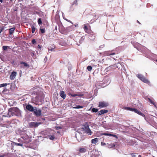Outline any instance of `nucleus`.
<instances>
[{
  "instance_id": "680f3d73",
  "label": "nucleus",
  "mask_w": 157,
  "mask_h": 157,
  "mask_svg": "<svg viewBox=\"0 0 157 157\" xmlns=\"http://www.w3.org/2000/svg\"><path fill=\"white\" fill-rule=\"evenodd\" d=\"M108 133H104L103 134L104 135L107 136Z\"/></svg>"
},
{
  "instance_id": "4c0bfd02",
  "label": "nucleus",
  "mask_w": 157,
  "mask_h": 157,
  "mask_svg": "<svg viewBox=\"0 0 157 157\" xmlns=\"http://www.w3.org/2000/svg\"><path fill=\"white\" fill-rule=\"evenodd\" d=\"M138 110L135 109V108H133L132 111L134 112L135 113H137L138 112Z\"/></svg>"
},
{
  "instance_id": "a878e982",
  "label": "nucleus",
  "mask_w": 157,
  "mask_h": 157,
  "mask_svg": "<svg viewBox=\"0 0 157 157\" xmlns=\"http://www.w3.org/2000/svg\"><path fill=\"white\" fill-rule=\"evenodd\" d=\"M37 22L39 25L41 24H42L41 19V18H38V19Z\"/></svg>"
},
{
  "instance_id": "8fccbe9b",
  "label": "nucleus",
  "mask_w": 157,
  "mask_h": 157,
  "mask_svg": "<svg viewBox=\"0 0 157 157\" xmlns=\"http://www.w3.org/2000/svg\"><path fill=\"white\" fill-rule=\"evenodd\" d=\"M115 54V53H109V55H114Z\"/></svg>"
},
{
  "instance_id": "423d86ee",
  "label": "nucleus",
  "mask_w": 157,
  "mask_h": 157,
  "mask_svg": "<svg viewBox=\"0 0 157 157\" xmlns=\"http://www.w3.org/2000/svg\"><path fill=\"white\" fill-rule=\"evenodd\" d=\"M108 103L104 101L99 102L98 107L100 108H103L107 106Z\"/></svg>"
},
{
  "instance_id": "4be33fe9",
  "label": "nucleus",
  "mask_w": 157,
  "mask_h": 157,
  "mask_svg": "<svg viewBox=\"0 0 157 157\" xmlns=\"http://www.w3.org/2000/svg\"><path fill=\"white\" fill-rule=\"evenodd\" d=\"M133 108H132L129 107H124V109L127 110H129L131 111H132V109Z\"/></svg>"
},
{
  "instance_id": "a19ab883",
  "label": "nucleus",
  "mask_w": 157,
  "mask_h": 157,
  "mask_svg": "<svg viewBox=\"0 0 157 157\" xmlns=\"http://www.w3.org/2000/svg\"><path fill=\"white\" fill-rule=\"evenodd\" d=\"M77 0H75L73 2V3L72 4V5H74L75 4H76V5H77Z\"/></svg>"
},
{
  "instance_id": "a18cd8bd",
  "label": "nucleus",
  "mask_w": 157,
  "mask_h": 157,
  "mask_svg": "<svg viewBox=\"0 0 157 157\" xmlns=\"http://www.w3.org/2000/svg\"><path fill=\"white\" fill-rule=\"evenodd\" d=\"M132 155V157H136V155L133 153H132L130 154Z\"/></svg>"
},
{
  "instance_id": "c9c22d12",
  "label": "nucleus",
  "mask_w": 157,
  "mask_h": 157,
  "mask_svg": "<svg viewBox=\"0 0 157 157\" xmlns=\"http://www.w3.org/2000/svg\"><path fill=\"white\" fill-rule=\"evenodd\" d=\"M98 109H97L93 108L92 109V111L93 112L96 113L98 111Z\"/></svg>"
},
{
  "instance_id": "09e8293b",
  "label": "nucleus",
  "mask_w": 157,
  "mask_h": 157,
  "mask_svg": "<svg viewBox=\"0 0 157 157\" xmlns=\"http://www.w3.org/2000/svg\"><path fill=\"white\" fill-rule=\"evenodd\" d=\"M104 45H101V46H99V48H104Z\"/></svg>"
},
{
  "instance_id": "bf43d9fd",
  "label": "nucleus",
  "mask_w": 157,
  "mask_h": 157,
  "mask_svg": "<svg viewBox=\"0 0 157 157\" xmlns=\"http://www.w3.org/2000/svg\"><path fill=\"white\" fill-rule=\"evenodd\" d=\"M151 104H152L153 105H154L155 106V103L154 102H153V101H152V102H151Z\"/></svg>"
},
{
  "instance_id": "0e129e2a",
  "label": "nucleus",
  "mask_w": 157,
  "mask_h": 157,
  "mask_svg": "<svg viewBox=\"0 0 157 157\" xmlns=\"http://www.w3.org/2000/svg\"><path fill=\"white\" fill-rule=\"evenodd\" d=\"M60 44L62 46H64V45H63L62 42H60Z\"/></svg>"
},
{
  "instance_id": "20e7f679",
  "label": "nucleus",
  "mask_w": 157,
  "mask_h": 157,
  "mask_svg": "<svg viewBox=\"0 0 157 157\" xmlns=\"http://www.w3.org/2000/svg\"><path fill=\"white\" fill-rule=\"evenodd\" d=\"M34 110L33 111L34 114L36 117L41 116V111L40 109H38L36 107H35Z\"/></svg>"
},
{
  "instance_id": "2eb2a0df",
  "label": "nucleus",
  "mask_w": 157,
  "mask_h": 157,
  "mask_svg": "<svg viewBox=\"0 0 157 157\" xmlns=\"http://www.w3.org/2000/svg\"><path fill=\"white\" fill-rule=\"evenodd\" d=\"M96 36V34L90 33L89 35V38L92 40L95 39Z\"/></svg>"
},
{
  "instance_id": "b1692460",
  "label": "nucleus",
  "mask_w": 157,
  "mask_h": 157,
  "mask_svg": "<svg viewBox=\"0 0 157 157\" xmlns=\"http://www.w3.org/2000/svg\"><path fill=\"white\" fill-rule=\"evenodd\" d=\"M40 30L41 33H45V29L44 28H40Z\"/></svg>"
},
{
  "instance_id": "393cba45",
  "label": "nucleus",
  "mask_w": 157,
  "mask_h": 157,
  "mask_svg": "<svg viewBox=\"0 0 157 157\" xmlns=\"http://www.w3.org/2000/svg\"><path fill=\"white\" fill-rule=\"evenodd\" d=\"M109 25L108 24H107L106 25V27H107V29H108V30H113V25L112 24V27L110 29L109 28Z\"/></svg>"
},
{
  "instance_id": "bb28decb",
  "label": "nucleus",
  "mask_w": 157,
  "mask_h": 157,
  "mask_svg": "<svg viewBox=\"0 0 157 157\" xmlns=\"http://www.w3.org/2000/svg\"><path fill=\"white\" fill-rule=\"evenodd\" d=\"M49 139L52 140H53L55 139V137L53 135H50L48 136Z\"/></svg>"
},
{
  "instance_id": "58836bf2",
  "label": "nucleus",
  "mask_w": 157,
  "mask_h": 157,
  "mask_svg": "<svg viewBox=\"0 0 157 157\" xmlns=\"http://www.w3.org/2000/svg\"><path fill=\"white\" fill-rule=\"evenodd\" d=\"M71 95L73 97H75L76 96H81L80 95H78L77 94H71Z\"/></svg>"
},
{
  "instance_id": "052dcab7",
  "label": "nucleus",
  "mask_w": 157,
  "mask_h": 157,
  "mask_svg": "<svg viewBox=\"0 0 157 157\" xmlns=\"http://www.w3.org/2000/svg\"><path fill=\"white\" fill-rule=\"evenodd\" d=\"M109 67L106 68H105V71H108L109 70Z\"/></svg>"
},
{
  "instance_id": "f8f14e48",
  "label": "nucleus",
  "mask_w": 157,
  "mask_h": 157,
  "mask_svg": "<svg viewBox=\"0 0 157 157\" xmlns=\"http://www.w3.org/2000/svg\"><path fill=\"white\" fill-rule=\"evenodd\" d=\"M3 115H3L1 117L0 116V124L2 125L5 126V124H4V123L5 122L4 121L3 117H5V116H3Z\"/></svg>"
},
{
  "instance_id": "6e6552de",
  "label": "nucleus",
  "mask_w": 157,
  "mask_h": 157,
  "mask_svg": "<svg viewBox=\"0 0 157 157\" xmlns=\"http://www.w3.org/2000/svg\"><path fill=\"white\" fill-rule=\"evenodd\" d=\"M35 107H33L31 105L28 104L26 106V109L29 111L32 112L34 110Z\"/></svg>"
},
{
  "instance_id": "39448f33",
  "label": "nucleus",
  "mask_w": 157,
  "mask_h": 157,
  "mask_svg": "<svg viewBox=\"0 0 157 157\" xmlns=\"http://www.w3.org/2000/svg\"><path fill=\"white\" fill-rule=\"evenodd\" d=\"M40 123L36 122H32L29 123V126L30 128L36 127L38 126Z\"/></svg>"
},
{
  "instance_id": "603ef678",
  "label": "nucleus",
  "mask_w": 157,
  "mask_h": 157,
  "mask_svg": "<svg viewBox=\"0 0 157 157\" xmlns=\"http://www.w3.org/2000/svg\"><path fill=\"white\" fill-rule=\"evenodd\" d=\"M148 100L150 102H151H151H152V100H151V99H150V98H148Z\"/></svg>"
},
{
  "instance_id": "13d9d810",
  "label": "nucleus",
  "mask_w": 157,
  "mask_h": 157,
  "mask_svg": "<svg viewBox=\"0 0 157 157\" xmlns=\"http://www.w3.org/2000/svg\"><path fill=\"white\" fill-rule=\"evenodd\" d=\"M37 48H41V46L38 44L37 45Z\"/></svg>"
},
{
  "instance_id": "4d7b16f0",
  "label": "nucleus",
  "mask_w": 157,
  "mask_h": 157,
  "mask_svg": "<svg viewBox=\"0 0 157 157\" xmlns=\"http://www.w3.org/2000/svg\"><path fill=\"white\" fill-rule=\"evenodd\" d=\"M112 136V134L110 133H108L107 136Z\"/></svg>"
},
{
  "instance_id": "5701e85b",
  "label": "nucleus",
  "mask_w": 157,
  "mask_h": 157,
  "mask_svg": "<svg viewBox=\"0 0 157 157\" xmlns=\"http://www.w3.org/2000/svg\"><path fill=\"white\" fill-rule=\"evenodd\" d=\"M84 36H82L80 38V39L79 40V43L80 44L84 40Z\"/></svg>"
},
{
  "instance_id": "ddd939ff",
  "label": "nucleus",
  "mask_w": 157,
  "mask_h": 157,
  "mask_svg": "<svg viewBox=\"0 0 157 157\" xmlns=\"http://www.w3.org/2000/svg\"><path fill=\"white\" fill-rule=\"evenodd\" d=\"M60 96L63 99H65L66 97V95L63 91H60L59 93Z\"/></svg>"
},
{
  "instance_id": "f3484780",
  "label": "nucleus",
  "mask_w": 157,
  "mask_h": 157,
  "mask_svg": "<svg viewBox=\"0 0 157 157\" xmlns=\"http://www.w3.org/2000/svg\"><path fill=\"white\" fill-rule=\"evenodd\" d=\"M15 29V28L14 27L11 28L9 29V33L10 34H13L14 32Z\"/></svg>"
},
{
  "instance_id": "aec40b11",
  "label": "nucleus",
  "mask_w": 157,
  "mask_h": 157,
  "mask_svg": "<svg viewBox=\"0 0 157 157\" xmlns=\"http://www.w3.org/2000/svg\"><path fill=\"white\" fill-rule=\"evenodd\" d=\"M30 9L33 10H37L38 9V7L37 6H34L30 7Z\"/></svg>"
},
{
  "instance_id": "338daca9",
  "label": "nucleus",
  "mask_w": 157,
  "mask_h": 157,
  "mask_svg": "<svg viewBox=\"0 0 157 157\" xmlns=\"http://www.w3.org/2000/svg\"><path fill=\"white\" fill-rule=\"evenodd\" d=\"M47 59L46 57H45L44 59V61H46L47 60Z\"/></svg>"
},
{
  "instance_id": "e433bc0d",
  "label": "nucleus",
  "mask_w": 157,
  "mask_h": 157,
  "mask_svg": "<svg viewBox=\"0 0 157 157\" xmlns=\"http://www.w3.org/2000/svg\"><path fill=\"white\" fill-rule=\"evenodd\" d=\"M13 34H10L9 33V34L8 36V39L9 40L11 39L12 38H13Z\"/></svg>"
},
{
  "instance_id": "9d476101",
  "label": "nucleus",
  "mask_w": 157,
  "mask_h": 157,
  "mask_svg": "<svg viewBox=\"0 0 157 157\" xmlns=\"http://www.w3.org/2000/svg\"><path fill=\"white\" fill-rule=\"evenodd\" d=\"M17 73L15 71L12 72L10 76V78L11 80H13L16 76Z\"/></svg>"
},
{
  "instance_id": "e2e57ef3",
  "label": "nucleus",
  "mask_w": 157,
  "mask_h": 157,
  "mask_svg": "<svg viewBox=\"0 0 157 157\" xmlns=\"http://www.w3.org/2000/svg\"><path fill=\"white\" fill-rule=\"evenodd\" d=\"M78 133L79 134H80L78 132H77L76 133H75V136H76V135H77Z\"/></svg>"
},
{
  "instance_id": "de8ad7c7",
  "label": "nucleus",
  "mask_w": 157,
  "mask_h": 157,
  "mask_svg": "<svg viewBox=\"0 0 157 157\" xmlns=\"http://www.w3.org/2000/svg\"><path fill=\"white\" fill-rule=\"evenodd\" d=\"M101 146H104L105 145V143L104 142H101Z\"/></svg>"
},
{
  "instance_id": "473e14b6",
  "label": "nucleus",
  "mask_w": 157,
  "mask_h": 157,
  "mask_svg": "<svg viewBox=\"0 0 157 157\" xmlns=\"http://www.w3.org/2000/svg\"><path fill=\"white\" fill-rule=\"evenodd\" d=\"M7 83H2L0 84V87H4L7 86Z\"/></svg>"
},
{
  "instance_id": "4468645a",
  "label": "nucleus",
  "mask_w": 157,
  "mask_h": 157,
  "mask_svg": "<svg viewBox=\"0 0 157 157\" xmlns=\"http://www.w3.org/2000/svg\"><path fill=\"white\" fill-rule=\"evenodd\" d=\"M86 128V132L88 135H91L92 134V132L90 129L89 128V126H87Z\"/></svg>"
},
{
  "instance_id": "2f4dec72",
  "label": "nucleus",
  "mask_w": 157,
  "mask_h": 157,
  "mask_svg": "<svg viewBox=\"0 0 157 157\" xmlns=\"http://www.w3.org/2000/svg\"><path fill=\"white\" fill-rule=\"evenodd\" d=\"M32 43L33 44L35 45L36 44V41L35 39H33L32 40Z\"/></svg>"
},
{
  "instance_id": "7c9ffc66",
  "label": "nucleus",
  "mask_w": 157,
  "mask_h": 157,
  "mask_svg": "<svg viewBox=\"0 0 157 157\" xmlns=\"http://www.w3.org/2000/svg\"><path fill=\"white\" fill-rule=\"evenodd\" d=\"M0 157H10L9 154L0 155Z\"/></svg>"
},
{
  "instance_id": "412c9836",
  "label": "nucleus",
  "mask_w": 157,
  "mask_h": 157,
  "mask_svg": "<svg viewBox=\"0 0 157 157\" xmlns=\"http://www.w3.org/2000/svg\"><path fill=\"white\" fill-rule=\"evenodd\" d=\"M83 107V106H81L80 105H76L75 107H73L74 109H81Z\"/></svg>"
},
{
  "instance_id": "0eeeda50",
  "label": "nucleus",
  "mask_w": 157,
  "mask_h": 157,
  "mask_svg": "<svg viewBox=\"0 0 157 157\" xmlns=\"http://www.w3.org/2000/svg\"><path fill=\"white\" fill-rule=\"evenodd\" d=\"M74 28L75 27L73 25L64 28L66 32H70L73 30Z\"/></svg>"
},
{
  "instance_id": "f704fd0d",
  "label": "nucleus",
  "mask_w": 157,
  "mask_h": 157,
  "mask_svg": "<svg viewBox=\"0 0 157 157\" xmlns=\"http://www.w3.org/2000/svg\"><path fill=\"white\" fill-rule=\"evenodd\" d=\"M92 67L90 66H88L87 67V69L89 71H91L92 70Z\"/></svg>"
},
{
  "instance_id": "864d4df0",
  "label": "nucleus",
  "mask_w": 157,
  "mask_h": 157,
  "mask_svg": "<svg viewBox=\"0 0 157 157\" xmlns=\"http://www.w3.org/2000/svg\"><path fill=\"white\" fill-rule=\"evenodd\" d=\"M75 28V27H78V24H75V25H74Z\"/></svg>"
},
{
  "instance_id": "c03bdc74",
  "label": "nucleus",
  "mask_w": 157,
  "mask_h": 157,
  "mask_svg": "<svg viewBox=\"0 0 157 157\" xmlns=\"http://www.w3.org/2000/svg\"><path fill=\"white\" fill-rule=\"evenodd\" d=\"M65 20L66 21H67L71 23L72 24H73L72 22L70 20H68L67 19H65Z\"/></svg>"
},
{
  "instance_id": "1a4fd4ad",
  "label": "nucleus",
  "mask_w": 157,
  "mask_h": 157,
  "mask_svg": "<svg viewBox=\"0 0 157 157\" xmlns=\"http://www.w3.org/2000/svg\"><path fill=\"white\" fill-rule=\"evenodd\" d=\"M87 147H81L79 148L78 151L82 153H83L86 152V151Z\"/></svg>"
},
{
  "instance_id": "c85d7f7f",
  "label": "nucleus",
  "mask_w": 157,
  "mask_h": 157,
  "mask_svg": "<svg viewBox=\"0 0 157 157\" xmlns=\"http://www.w3.org/2000/svg\"><path fill=\"white\" fill-rule=\"evenodd\" d=\"M99 18V16H96V15H95L94 16V19H93V21H95Z\"/></svg>"
},
{
  "instance_id": "79ce46f5",
  "label": "nucleus",
  "mask_w": 157,
  "mask_h": 157,
  "mask_svg": "<svg viewBox=\"0 0 157 157\" xmlns=\"http://www.w3.org/2000/svg\"><path fill=\"white\" fill-rule=\"evenodd\" d=\"M111 147H108L109 148H111L115 146V144L113 143H111L110 144Z\"/></svg>"
},
{
  "instance_id": "6ab92c4d",
  "label": "nucleus",
  "mask_w": 157,
  "mask_h": 157,
  "mask_svg": "<svg viewBox=\"0 0 157 157\" xmlns=\"http://www.w3.org/2000/svg\"><path fill=\"white\" fill-rule=\"evenodd\" d=\"M83 29L85 32H86L87 33H89V29L87 26L85 25H84V27L83 28Z\"/></svg>"
},
{
  "instance_id": "49530a36",
  "label": "nucleus",
  "mask_w": 157,
  "mask_h": 157,
  "mask_svg": "<svg viewBox=\"0 0 157 157\" xmlns=\"http://www.w3.org/2000/svg\"><path fill=\"white\" fill-rule=\"evenodd\" d=\"M14 120L12 121L11 122H10L9 121L8 122V123L10 124H13L14 123Z\"/></svg>"
},
{
  "instance_id": "72a5a7b5",
  "label": "nucleus",
  "mask_w": 157,
  "mask_h": 157,
  "mask_svg": "<svg viewBox=\"0 0 157 157\" xmlns=\"http://www.w3.org/2000/svg\"><path fill=\"white\" fill-rule=\"evenodd\" d=\"M74 5H71V6L70 8V11H73L74 10L75 8L73 7Z\"/></svg>"
},
{
  "instance_id": "37998d69",
  "label": "nucleus",
  "mask_w": 157,
  "mask_h": 157,
  "mask_svg": "<svg viewBox=\"0 0 157 157\" xmlns=\"http://www.w3.org/2000/svg\"><path fill=\"white\" fill-rule=\"evenodd\" d=\"M56 128L57 130H58L61 129L62 128L61 126H57L56 127Z\"/></svg>"
},
{
  "instance_id": "6e6d98bb",
  "label": "nucleus",
  "mask_w": 157,
  "mask_h": 157,
  "mask_svg": "<svg viewBox=\"0 0 157 157\" xmlns=\"http://www.w3.org/2000/svg\"><path fill=\"white\" fill-rule=\"evenodd\" d=\"M35 55V54H34V52H32L31 53V55L32 56H33Z\"/></svg>"
},
{
  "instance_id": "f257e3e1",
  "label": "nucleus",
  "mask_w": 157,
  "mask_h": 157,
  "mask_svg": "<svg viewBox=\"0 0 157 157\" xmlns=\"http://www.w3.org/2000/svg\"><path fill=\"white\" fill-rule=\"evenodd\" d=\"M17 140L19 143H17L12 142L11 143L12 145H15L23 147L24 144H28L30 142V140L29 136L24 132H22L20 138L18 139Z\"/></svg>"
},
{
  "instance_id": "c756f323",
  "label": "nucleus",
  "mask_w": 157,
  "mask_h": 157,
  "mask_svg": "<svg viewBox=\"0 0 157 157\" xmlns=\"http://www.w3.org/2000/svg\"><path fill=\"white\" fill-rule=\"evenodd\" d=\"M31 28L32 29V33H34L35 31L36 28L33 26H31Z\"/></svg>"
},
{
  "instance_id": "a211bd4d",
  "label": "nucleus",
  "mask_w": 157,
  "mask_h": 157,
  "mask_svg": "<svg viewBox=\"0 0 157 157\" xmlns=\"http://www.w3.org/2000/svg\"><path fill=\"white\" fill-rule=\"evenodd\" d=\"M20 63L21 64H23L24 65V67H27L28 68H29V65L25 62H20Z\"/></svg>"
},
{
  "instance_id": "cd10ccee",
  "label": "nucleus",
  "mask_w": 157,
  "mask_h": 157,
  "mask_svg": "<svg viewBox=\"0 0 157 157\" xmlns=\"http://www.w3.org/2000/svg\"><path fill=\"white\" fill-rule=\"evenodd\" d=\"M2 49H11L9 46H4L2 47Z\"/></svg>"
},
{
  "instance_id": "7ed1b4c3",
  "label": "nucleus",
  "mask_w": 157,
  "mask_h": 157,
  "mask_svg": "<svg viewBox=\"0 0 157 157\" xmlns=\"http://www.w3.org/2000/svg\"><path fill=\"white\" fill-rule=\"evenodd\" d=\"M136 76L141 81L144 83H149V81L148 79H146L143 75L140 74H137L136 75Z\"/></svg>"
},
{
  "instance_id": "dca6fc26",
  "label": "nucleus",
  "mask_w": 157,
  "mask_h": 157,
  "mask_svg": "<svg viewBox=\"0 0 157 157\" xmlns=\"http://www.w3.org/2000/svg\"><path fill=\"white\" fill-rule=\"evenodd\" d=\"M98 140V139L97 138H95L92 139L91 140V142L92 144H96Z\"/></svg>"
},
{
  "instance_id": "ea45409f",
  "label": "nucleus",
  "mask_w": 157,
  "mask_h": 157,
  "mask_svg": "<svg viewBox=\"0 0 157 157\" xmlns=\"http://www.w3.org/2000/svg\"><path fill=\"white\" fill-rule=\"evenodd\" d=\"M140 115L141 116H142L143 117H144V119H145V120L146 121H147V118H146L145 117V115H144V114H143V113H142Z\"/></svg>"
},
{
  "instance_id": "9b49d317",
  "label": "nucleus",
  "mask_w": 157,
  "mask_h": 157,
  "mask_svg": "<svg viewBox=\"0 0 157 157\" xmlns=\"http://www.w3.org/2000/svg\"><path fill=\"white\" fill-rule=\"evenodd\" d=\"M108 112V110L106 109H102L99 111L98 113V115L100 116L102 114L106 113Z\"/></svg>"
},
{
  "instance_id": "69168bd1",
  "label": "nucleus",
  "mask_w": 157,
  "mask_h": 157,
  "mask_svg": "<svg viewBox=\"0 0 157 157\" xmlns=\"http://www.w3.org/2000/svg\"><path fill=\"white\" fill-rule=\"evenodd\" d=\"M112 136H113L114 137H117L116 135L113 134H112Z\"/></svg>"
},
{
  "instance_id": "f03ea898",
  "label": "nucleus",
  "mask_w": 157,
  "mask_h": 157,
  "mask_svg": "<svg viewBox=\"0 0 157 157\" xmlns=\"http://www.w3.org/2000/svg\"><path fill=\"white\" fill-rule=\"evenodd\" d=\"M10 117L12 116H21V111L17 107H13L10 108L8 111L7 114L3 116Z\"/></svg>"
},
{
  "instance_id": "774afa93",
  "label": "nucleus",
  "mask_w": 157,
  "mask_h": 157,
  "mask_svg": "<svg viewBox=\"0 0 157 157\" xmlns=\"http://www.w3.org/2000/svg\"><path fill=\"white\" fill-rule=\"evenodd\" d=\"M145 55L147 56V57H149V55L147 54H145Z\"/></svg>"
},
{
  "instance_id": "5fc2aeb1",
  "label": "nucleus",
  "mask_w": 157,
  "mask_h": 157,
  "mask_svg": "<svg viewBox=\"0 0 157 157\" xmlns=\"http://www.w3.org/2000/svg\"><path fill=\"white\" fill-rule=\"evenodd\" d=\"M142 113L140 111H138V112L137 114H138L139 115H140V114H141Z\"/></svg>"
},
{
  "instance_id": "3c124183",
  "label": "nucleus",
  "mask_w": 157,
  "mask_h": 157,
  "mask_svg": "<svg viewBox=\"0 0 157 157\" xmlns=\"http://www.w3.org/2000/svg\"><path fill=\"white\" fill-rule=\"evenodd\" d=\"M54 50H48V52H49L50 53L51 52H52V51H54Z\"/></svg>"
}]
</instances>
